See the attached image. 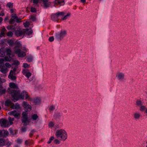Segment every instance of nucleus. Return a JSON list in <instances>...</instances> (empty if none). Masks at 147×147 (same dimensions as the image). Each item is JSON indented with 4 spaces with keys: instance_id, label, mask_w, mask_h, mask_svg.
Masks as SVG:
<instances>
[{
    "instance_id": "e2e57ef3",
    "label": "nucleus",
    "mask_w": 147,
    "mask_h": 147,
    "mask_svg": "<svg viewBox=\"0 0 147 147\" xmlns=\"http://www.w3.org/2000/svg\"><path fill=\"white\" fill-rule=\"evenodd\" d=\"M23 50L25 51L26 52H28V49H26L25 47H23Z\"/></svg>"
},
{
    "instance_id": "09e8293b",
    "label": "nucleus",
    "mask_w": 147,
    "mask_h": 147,
    "mask_svg": "<svg viewBox=\"0 0 147 147\" xmlns=\"http://www.w3.org/2000/svg\"><path fill=\"white\" fill-rule=\"evenodd\" d=\"M30 25L29 23L27 21H26L25 23H24V25L25 27H28Z\"/></svg>"
},
{
    "instance_id": "c756f323",
    "label": "nucleus",
    "mask_w": 147,
    "mask_h": 147,
    "mask_svg": "<svg viewBox=\"0 0 147 147\" xmlns=\"http://www.w3.org/2000/svg\"><path fill=\"white\" fill-rule=\"evenodd\" d=\"M38 116L37 114H34L32 116V118L34 120H36L38 118Z\"/></svg>"
},
{
    "instance_id": "7ed1b4c3",
    "label": "nucleus",
    "mask_w": 147,
    "mask_h": 147,
    "mask_svg": "<svg viewBox=\"0 0 147 147\" xmlns=\"http://www.w3.org/2000/svg\"><path fill=\"white\" fill-rule=\"evenodd\" d=\"M55 135L57 138H60L61 140L63 141H65L67 138L66 132L65 130L63 129L57 130Z\"/></svg>"
},
{
    "instance_id": "dca6fc26",
    "label": "nucleus",
    "mask_w": 147,
    "mask_h": 147,
    "mask_svg": "<svg viewBox=\"0 0 147 147\" xmlns=\"http://www.w3.org/2000/svg\"><path fill=\"white\" fill-rule=\"evenodd\" d=\"M13 71L11 70L8 76V78L9 79H11L12 80H14L16 79V77L13 75Z\"/></svg>"
},
{
    "instance_id": "e433bc0d",
    "label": "nucleus",
    "mask_w": 147,
    "mask_h": 147,
    "mask_svg": "<svg viewBox=\"0 0 147 147\" xmlns=\"http://www.w3.org/2000/svg\"><path fill=\"white\" fill-rule=\"evenodd\" d=\"M35 131V130L34 129L32 130L30 132L29 134V136L30 137H31L33 135Z\"/></svg>"
},
{
    "instance_id": "bf43d9fd",
    "label": "nucleus",
    "mask_w": 147,
    "mask_h": 147,
    "mask_svg": "<svg viewBox=\"0 0 147 147\" xmlns=\"http://www.w3.org/2000/svg\"><path fill=\"white\" fill-rule=\"evenodd\" d=\"M5 14L3 11H2L0 13V16H3Z\"/></svg>"
},
{
    "instance_id": "774afa93",
    "label": "nucleus",
    "mask_w": 147,
    "mask_h": 147,
    "mask_svg": "<svg viewBox=\"0 0 147 147\" xmlns=\"http://www.w3.org/2000/svg\"><path fill=\"white\" fill-rule=\"evenodd\" d=\"M8 57H5V60L6 61H8Z\"/></svg>"
},
{
    "instance_id": "4c0bfd02",
    "label": "nucleus",
    "mask_w": 147,
    "mask_h": 147,
    "mask_svg": "<svg viewBox=\"0 0 147 147\" xmlns=\"http://www.w3.org/2000/svg\"><path fill=\"white\" fill-rule=\"evenodd\" d=\"M7 42L8 44L10 45H12L13 43V41L11 39H10L7 41Z\"/></svg>"
},
{
    "instance_id": "a878e982",
    "label": "nucleus",
    "mask_w": 147,
    "mask_h": 147,
    "mask_svg": "<svg viewBox=\"0 0 147 147\" xmlns=\"http://www.w3.org/2000/svg\"><path fill=\"white\" fill-rule=\"evenodd\" d=\"M5 51L7 55L10 56L11 53V50L10 49L7 48L6 49Z\"/></svg>"
},
{
    "instance_id": "f03ea898",
    "label": "nucleus",
    "mask_w": 147,
    "mask_h": 147,
    "mask_svg": "<svg viewBox=\"0 0 147 147\" xmlns=\"http://www.w3.org/2000/svg\"><path fill=\"white\" fill-rule=\"evenodd\" d=\"M7 92L11 95V100L14 102L19 99V95L21 92L20 90H15L9 88Z\"/></svg>"
},
{
    "instance_id": "9d476101",
    "label": "nucleus",
    "mask_w": 147,
    "mask_h": 147,
    "mask_svg": "<svg viewBox=\"0 0 147 147\" xmlns=\"http://www.w3.org/2000/svg\"><path fill=\"white\" fill-rule=\"evenodd\" d=\"M22 73L28 79L32 75V74L28 71L27 69L23 70L22 71Z\"/></svg>"
},
{
    "instance_id": "79ce46f5",
    "label": "nucleus",
    "mask_w": 147,
    "mask_h": 147,
    "mask_svg": "<svg viewBox=\"0 0 147 147\" xmlns=\"http://www.w3.org/2000/svg\"><path fill=\"white\" fill-rule=\"evenodd\" d=\"M9 131L11 134L13 135H16V133H14V131H13L11 128H9Z\"/></svg>"
},
{
    "instance_id": "ea45409f",
    "label": "nucleus",
    "mask_w": 147,
    "mask_h": 147,
    "mask_svg": "<svg viewBox=\"0 0 147 147\" xmlns=\"http://www.w3.org/2000/svg\"><path fill=\"white\" fill-rule=\"evenodd\" d=\"M27 128L25 126H23L21 129V131L22 132H25L26 131Z\"/></svg>"
},
{
    "instance_id": "3c124183",
    "label": "nucleus",
    "mask_w": 147,
    "mask_h": 147,
    "mask_svg": "<svg viewBox=\"0 0 147 147\" xmlns=\"http://www.w3.org/2000/svg\"><path fill=\"white\" fill-rule=\"evenodd\" d=\"M54 37L53 36L50 37L49 39V40L51 42L53 41L54 40Z\"/></svg>"
},
{
    "instance_id": "052dcab7",
    "label": "nucleus",
    "mask_w": 147,
    "mask_h": 147,
    "mask_svg": "<svg viewBox=\"0 0 147 147\" xmlns=\"http://www.w3.org/2000/svg\"><path fill=\"white\" fill-rule=\"evenodd\" d=\"M54 139V137L53 136H52L49 138V140H50V141H51Z\"/></svg>"
},
{
    "instance_id": "5701e85b",
    "label": "nucleus",
    "mask_w": 147,
    "mask_h": 147,
    "mask_svg": "<svg viewBox=\"0 0 147 147\" xmlns=\"http://www.w3.org/2000/svg\"><path fill=\"white\" fill-rule=\"evenodd\" d=\"M136 105L137 107H139L143 105V103L141 100H137L136 101Z\"/></svg>"
},
{
    "instance_id": "bb28decb",
    "label": "nucleus",
    "mask_w": 147,
    "mask_h": 147,
    "mask_svg": "<svg viewBox=\"0 0 147 147\" xmlns=\"http://www.w3.org/2000/svg\"><path fill=\"white\" fill-rule=\"evenodd\" d=\"M2 87L1 86H0V95H2L5 94L6 90L5 89H2Z\"/></svg>"
},
{
    "instance_id": "0eeeda50",
    "label": "nucleus",
    "mask_w": 147,
    "mask_h": 147,
    "mask_svg": "<svg viewBox=\"0 0 147 147\" xmlns=\"http://www.w3.org/2000/svg\"><path fill=\"white\" fill-rule=\"evenodd\" d=\"M19 99H21L22 100L24 99V98L26 99L29 98V96L28 93L25 91H23L21 94L19 95Z\"/></svg>"
},
{
    "instance_id": "2eb2a0df",
    "label": "nucleus",
    "mask_w": 147,
    "mask_h": 147,
    "mask_svg": "<svg viewBox=\"0 0 147 147\" xmlns=\"http://www.w3.org/2000/svg\"><path fill=\"white\" fill-rule=\"evenodd\" d=\"M32 30L31 29H24V35L26 34L28 35H29L32 34Z\"/></svg>"
},
{
    "instance_id": "49530a36",
    "label": "nucleus",
    "mask_w": 147,
    "mask_h": 147,
    "mask_svg": "<svg viewBox=\"0 0 147 147\" xmlns=\"http://www.w3.org/2000/svg\"><path fill=\"white\" fill-rule=\"evenodd\" d=\"M15 20L14 19H13L12 18H11L9 21V23L11 24H12L14 23Z\"/></svg>"
},
{
    "instance_id": "ddd939ff",
    "label": "nucleus",
    "mask_w": 147,
    "mask_h": 147,
    "mask_svg": "<svg viewBox=\"0 0 147 147\" xmlns=\"http://www.w3.org/2000/svg\"><path fill=\"white\" fill-rule=\"evenodd\" d=\"M133 116L135 120H138L140 118L141 115L139 112H136L133 114Z\"/></svg>"
},
{
    "instance_id": "9b49d317",
    "label": "nucleus",
    "mask_w": 147,
    "mask_h": 147,
    "mask_svg": "<svg viewBox=\"0 0 147 147\" xmlns=\"http://www.w3.org/2000/svg\"><path fill=\"white\" fill-rule=\"evenodd\" d=\"M124 76V74L122 72L118 73L116 76L117 79L120 81H122L123 80Z\"/></svg>"
},
{
    "instance_id": "a19ab883",
    "label": "nucleus",
    "mask_w": 147,
    "mask_h": 147,
    "mask_svg": "<svg viewBox=\"0 0 147 147\" xmlns=\"http://www.w3.org/2000/svg\"><path fill=\"white\" fill-rule=\"evenodd\" d=\"M7 36L9 37H12L13 35V33L11 31H9L7 34Z\"/></svg>"
},
{
    "instance_id": "72a5a7b5",
    "label": "nucleus",
    "mask_w": 147,
    "mask_h": 147,
    "mask_svg": "<svg viewBox=\"0 0 147 147\" xmlns=\"http://www.w3.org/2000/svg\"><path fill=\"white\" fill-rule=\"evenodd\" d=\"M6 6L9 8H12L13 7V3L11 2H8L7 3Z\"/></svg>"
},
{
    "instance_id": "aec40b11",
    "label": "nucleus",
    "mask_w": 147,
    "mask_h": 147,
    "mask_svg": "<svg viewBox=\"0 0 147 147\" xmlns=\"http://www.w3.org/2000/svg\"><path fill=\"white\" fill-rule=\"evenodd\" d=\"M57 14L59 18L60 19L61 17H63L65 14V13L64 12H58L56 13Z\"/></svg>"
},
{
    "instance_id": "4be33fe9",
    "label": "nucleus",
    "mask_w": 147,
    "mask_h": 147,
    "mask_svg": "<svg viewBox=\"0 0 147 147\" xmlns=\"http://www.w3.org/2000/svg\"><path fill=\"white\" fill-rule=\"evenodd\" d=\"M25 143L26 145H29L30 146V144H34V142L32 140L29 139L26 140Z\"/></svg>"
},
{
    "instance_id": "680f3d73",
    "label": "nucleus",
    "mask_w": 147,
    "mask_h": 147,
    "mask_svg": "<svg viewBox=\"0 0 147 147\" xmlns=\"http://www.w3.org/2000/svg\"><path fill=\"white\" fill-rule=\"evenodd\" d=\"M15 63L17 65L19 64V62L18 61H16L15 62Z\"/></svg>"
},
{
    "instance_id": "f8f14e48",
    "label": "nucleus",
    "mask_w": 147,
    "mask_h": 147,
    "mask_svg": "<svg viewBox=\"0 0 147 147\" xmlns=\"http://www.w3.org/2000/svg\"><path fill=\"white\" fill-rule=\"evenodd\" d=\"M9 113L10 115L14 116L17 119L20 118V114L18 113L16 111L14 110L11 111Z\"/></svg>"
},
{
    "instance_id": "473e14b6",
    "label": "nucleus",
    "mask_w": 147,
    "mask_h": 147,
    "mask_svg": "<svg viewBox=\"0 0 147 147\" xmlns=\"http://www.w3.org/2000/svg\"><path fill=\"white\" fill-rule=\"evenodd\" d=\"M30 18L31 19L32 21H34L36 20V18L35 15H31L30 16Z\"/></svg>"
},
{
    "instance_id": "2f4dec72",
    "label": "nucleus",
    "mask_w": 147,
    "mask_h": 147,
    "mask_svg": "<svg viewBox=\"0 0 147 147\" xmlns=\"http://www.w3.org/2000/svg\"><path fill=\"white\" fill-rule=\"evenodd\" d=\"M139 107L140 108V110L141 111H143L146 109V107L143 105Z\"/></svg>"
},
{
    "instance_id": "58836bf2",
    "label": "nucleus",
    "mask_w": 147,
    "mask_h": 147,
    "mask_svg": "<svg viewBox=\"0 0 147 147\" xmlns=\"http://www.w3.org/2000/svg\"><path fill=\"white\" fill-rule=\"evenodd\" d=\"M7 69L4 68H1L0 71L3 74H5L6 73Z\"/></svg>"
},
{
    "instance_id": "864d4df0",
    "label": "nucleus",
    "mask_w": 147,
    "mask_h": 147,
    "mask_svg": "<svg viewBox=\"0 0 147 147\" xmlns=\"http://www.w3.org/2000/svg\"><path fill=\"white\" fill-rule=\"evenodd\" d=\"M18 16L15 14H12L11 15V17L13 18L14 19H15L16 18H17Z\"/></svg>"
},
{
    "instance_id": "423d86ee",
    "label": "nucleus",
    "mask_w": 147,
    "mask_h": 147,
    "mask_svg": "<svg viewBox=\"0 0 147 147\" xmlns=\"http://www.w3.org/2000/svg\"><path fill=\"white\" fill-rule=\"evenodd\" d=\"M16 47H15V53L16 54H18V57H23L26 55L25 52H21L20 49H17Z\"/></svg>"
},
{
    "instance_id": "c9c22d12",
    "label": "nucleus",
    "mask_w": 147,
    "mask_h": 147,
    "mask_svg": "<svg viewBox=\"0 0 147 147\" xmlns=\"http://www.w3.org/2000/svg\"><path fill=\"white\" fill-rule=\"evenodd\" d=\"M15 141L18 144H21L23 142L22 139L18 138Z\"/></svg>"
},
{
    "instance_id": "7c9ffc66",
    "label": "nucleus",
    "mask_w": 147,
    "mask_h": 147,
    "mask_svg": "<svg viewBox=\"0 0 147 147\" xmlns=\"http://www.w3.org/2000/svg\"><path fill=\"white\" fill-rule=\"evenodd\" d=\"M8 119L9 120V123L10 125H11L13 124L12 121L14 120V118H11L10 117H9Z\"/></svg>"
},
{
    "instance_id": "6e6552de",
    "label": "nucleus",
    "mask_w": 147,
    "mask_h": 147,
    "mask_svg": "<svg viewBox=\"0 0 147 147\" xmlns=\"http://www.w3.org/2000/svg\"><path fill=\"white\" fill-rule=\"evenodd\" d=\"M0 123L2 127H8L10 126L9 122H7L5 119H2L0 120Z\"/></svg>"
},
{
    "instance_id": "f3484780",
    "label": "nucleus",
    "mask_w": 147,
    "mask_h": 147,
    "mask_svg": "<svg viewBox=\"0 0 147 147\" xmlns=\"http://www.w3.org/2000/svg\"><path fill=\"white\" fill-rule=\"evenodd\" d=\"M9 86L10 88L13 89H18V87L17 84H15L14 83H10L9 84Z\"/></svg>"
},
{
    "instance_id": "1a4fd4ad",
    "label": "nucleus",
    "mask_w": 147,
    "mask_h": 147,
    "mask_svg": "<svg viewBox=\"0 0 147 147\" xmlns=\"http://www.w3.org/2000/svg\"><path fill=\"white\" fill-rule=\"evenodd\" d=\"M15 34L17 37H19L24 35V29H19L15 31Z\"/></svg>"
},
{
    "instance_id": "603ef678",
    "label": "nucleus",
    "mask_w": 147,
    "mask_h": 147,
    "mask_svg": "<svg viewBox=\"0 0 147 147\" xmlns=\"http://www.w3.org/2000/svg\"><path fill=\"white\" fill-rule=\"evenodd\" d=\"M23 66L26 68L28 67L29 65L27 63H24Z\"/></svg>"
},
{
    "instance_id": "f704fd0d",
    "label": "nucleus",
    "mask_w": 147,
    "mask_h": 147,
    "mask_svg": "<svg viewBox=\"0 0 147 147\" xmlns=\"http://www.w3.org/2000/svg\"><path fill=\"white\" fill-rule=\"evenodd\" d=\"M55 109V107L53 105L50 106L49 107V110L50 112L53 111Z\"/></svg>"
},
{
    "instance_id": "cd10ccee",
    "label": "nucleus",
    "mask_w": 147,
    "mask_h": 147,
    "mask_svg": "<svg viewBox=\"0 0 147 147\" xmlns=\"http://www.w3.org/2000/svg\"><path fill=\"white\" fill-rule=\"evenodd\" d=\"M6 30L5 28H3L1 31L0 37H2L5 34V31Z\"/></svg>"
},
{
    "instance_id": "4468645a",
    "label": "nucleus",
    "mask_w": 147,
    "mask_h": 147,
    "mask_svg": "<svg viewBox=\"0 0 147 147\" xmlns=\"http://www.w3.org/2000/svg\"><path fill=\"white\" fill-rule=\"evenodd\" d=\"M51 19L53 21L57 22L59 19L56 13L52 14L51 15Z\"/></svg>"
},
{
    "instance_id": "4d7b16f0",
    "label": "nucleus",
    "mask_w": 147,
    "mask_h": 147,
    "mask_svg": "<svg viewBox=\"0 0 147 147\" xmlns=\"http://www.w3.org/2000/svg\"><path fill=\"white\" fill-rule=\"evenodd\" d=\"M33 2L34 4H37L38 3L39 1L38 0H33Z\"/></svg>"
},
{
    "instance_id": "a18cd8bd",
    "label": "nucleus",
    "mask_w": 147,
    "mask_h": 147,
    "mask_svg": "<svg viewBox=\"0 0 147 147\" xmlns=\"http://www.w3.org/2000/svg\"><path fill=\"white\" fill-rule=\"evenodd\" d=\"M33 60L32 57L31 56H29L27 58V60L29 62H30L32 61Z\"/></svg>"
},
{
    "instance_id": "c85d7f7f",
    "label": "nucleus",
    "mask_w": 147,
    "mask_h": 147,
    "mask_svg": "<svg viewBox=\"0 0 147 147\" xmlns=\"http://www.w3.org/2000/svg\"><path fill=\"white\" fill-rule=\"evenodd\" d=\"M11 108L13 109H19L20 108V106L19 104H16V105H15L14 104V105H12L11 106Z\"/></svg>"
},
{
    "instance_id": "393cba45",
    "label": "nucleus",
    "mask_w": 147,
    "mask_h": 147,
    "mask_svg": "<svg viewBox=\"0 0 147 147\" xmlns=\"http://www.w3.org/2000/svg\"><path fill=\"white\" fill-rule=\"evenodd\" d=\"M41 101V99L40 97H37L34 100V102L36 104H39Z\"/></svg>"
},
{
    "instance_id": "412c9836",
    "label": "nucleus",
    "mask_w": 147,
    "mask_h": 147,
    "mask_svg": "<svg viewBox=\"0 0 147 147\" xmlns=\"http://www.w3.org/2000/svg\"><path fill=\"white\" fill-rule=\"evenodd\" d=\"M16 24H15L14 25H9L7 27V29L9 30H12L15 29L16 27Z\"/></svg>"
},
{
    "instance_id": "b1692460",
    "label": "nucleus",
    "mask_w": 147,
    "mask_h": 147,
    "mask_svg": "<svg viewBox=\"0 0 147 147\" xmlns=\"http://www.w3.org/2000/svg\"><path fill=\"white\" fill-rule=\"evenodd\" d=\"M71 15V13H67V15H65L64 17L61 18V20H66L67 19L69 18Z\"/></svg>"
},
{
    "instance_id": "de8ad7c7",
    "label": "nucleus",
    "mask_w": 147,
    "mask_h": 147,
    "mask_svg": "<svg viewBox=\"0 0 147 147\" xmlns=\"http://www.w3.org/2000/svg\"><path fill=\"white\" fill-rule=\"evenodd\" d=\"M53 141L54 143L57 144H59L60 143V141L58 139H55Z\"/></svg>"
},
{
    "instance_id": "a211bd4d",
    "label": "nucleus",
    "mask_w": 147,
    "mask_h": 147,
    "mask_svg": "<svg viewBox=\"0 0 147 147\" xmlns=\"http://www.w3.org/2000/svg\"><path fill=\"white\" fill-rule=\"evenodd\" d=\"M43 3L44 6L45 7H49L50 4V2H48L49 0H41Z\"/></svg>"
},
{
    "instance_id": "f257e3e1",
    "label": "nucleus",
    "mask_w": 147,
    "mask_h": 147,
    "mask_svg": "<svg viewBox=\"0 0 147 147\" xmlns=\"http://www.w3.org/2000/svg\"><path fill=\"white\" fill-rule=\"evenodd\" d=\"M23 107L24 108L25 111H23L22 113V123H24V125L26 126L28 125L30 122V121L28 119V112L31 110L32 107L26 102H23Z\"/></svg>"
},
{
    "instance_id": "6e6d98bb",
    "label": "nucleus",
    "mask_w": 147,
    "mask_h": 147,
    "mask_svg": "<svg viewBox=\"0 0 147 147\" xmlns=\"http://www.w3.org/2000/svg\"><path fill=\"white\" fill-rule=\"evenodd\" d=\"M5 65L7 67H10L11 66V65L10 64H9L8 63H6L5 64Z\"/></svg>"
},
{
    "instance_id": "13d9d810",
    "label": "nucleus",
    "mask_w": 147,
    "mask_h": 147,
    "mask_svg": "<svg viewBox=\"0 0 147 147\" xmlns=\"http://www.w3.org/2000/svg\"><path fill=\"white\" fill-rule=\"evenodd\" d=\"M4 61V59L3 58L0 59V64L3 63Z\"/></svg>"
},
{
    "instance_id": "6ab92c4d",
    "label": "nucleus",
    "mask_w": 147,
    "mask_h": 147,
    "mask_svg": "<svg viewBox=\"0 0 147 147\" xmlns=\"http://www.w3.org/2000/svg\"><path fill=\"white\" fill-rule=\"evenodd\" d=\"M5 105L7 106H10L11 108V106L12 105H14V104L11 102V101L9 100H7L5 103Z\"/></svg>"
},
{
    "instance_id": "20e7f679",
    "label": "nucleus",
    "mask_w": 147,
    "mask_h": 147,
    "mask_svg": "<svg viewBox=\"0 0 147 147\" xmlns=\"http://www.w3.org/2000/svg\"><path fill=\"white\" fill-rule=\"evenodd\" d=\"M67 34L66 30H61L60 32L55 33V39L58 41H61L66 36Z\"/></svg>"
},
{
    "instance_id": "8fccbe9b",
    "label": "nucleus",
    "mask_w": 147,
    "mask_h": 147,
    "mask_svg": "<svg viewBox=\"0 0 147 147\" xmlns=\"http://www.w3.org/2000/svg\"><path fill=\"white\" fill-rule=\"evenodd\" d=\"M30 11L31 12H36V11L35 8L33 7H32L31 8Z\"/></svg>"
},
{
    "instance_id": "37998d69",
    "label": "nucleus",
    "mask_w": 147,
    "mask_h": 147,
    "mask_svg": "<svg viewBox=\"0 0 147 147\" xmlns=\"http://www.w3.org/2000/svg\"><path fill=\"white\" fill-rule=\"evenodd\" d=\"M54 125V123L52 122H50L49 124V127H51V128L53 127Z\"/></svg>"
},
{
    "instance_id": "c03bdc74",
    "label": "nucleus",
    "mask_w": 147,
    "mask_h": 147,
    "mask_svg": "<svg viewBox=\"0 0 147 147\" xmlns=\"http://www.w3.org/2000/svg\"><path fill=\"white\" fill-rule=\"evenodd\" d=\"M4 136L5 137L9 135V132L7 131H5L3 133Z\"/></svg>"
},
{
    "instance_id": "0e129e2a",
    "label": "nucleus",
    "mask_w": 147,
    "mask_h": 147,
    "mask_svg": "<svg viewBox=\"0 0 147 147\" xmlns=\"http://www.w3.org/2000/svg\"><path fill=\"white\" fill-rule=\"evenodd\" d=\"M8 18L9 17L8 16L6 17L4 19V21H6V20H8Z\"/></svg>"
},
{
    "instance_id": "69168bd1",
    "label": "nucleus",
    "mask_w": 147,
    "mask_h": 147,
    "mask_svg": "<svg viewBox=\"0 0 147 147\" xmlns=\"http://www.w3.org/2000/svg\"><path fill=\"white\" fill-rule=\"evenodd\" d=\"M3 132L2 131H0V137H1L3 136Z\"/></svg>"
},
{
    "instance_id": "338daca9",
    "label": "nucleus",
    "mask_w": 147,
    "mask_h": 147,
    "mask_svg": "<svg viewBox=\"0 0 147 147\" xmlns=\"http://www.w3.org/2000/svg\"><path fill=\"white\" fill-rule=\"evenodd\" d=\"M86 0H81V2L84 3L86 2Z\"/></svg>"
},
{
    "instance_id": "39448f33",
    "label": "nucleus",
    "mask_w": 147,
    "mask_h": 147,
    "mask_svg": "<svg viewBox=\"0 0 147 147\" xmlns=\"http://www.w3.org/2000/svg\"><path fill=\"white\" fill-rule=\"evenodd\" d=\"M54 118L57 121H59L61 120H63L64 119L63 114L58 111H57L55 113Z\"/></svg>"
},
{
    "instance_id": "5fc2aeb1",
    "label": "nucleus",
    "mask_w": 147,
    "mask_h": 147,
    "mask_svg": "<svg viewBox=\"0 0 147 147\" xmlns=\"http://www.w3.org/2000/svg\"><path fill=\"white\" fill-rule=\"evenodd\" d=\"M15 19L16 20V22L17 23L21 22V19L20 18H18V17H17V18H16Z\"/></svg>"
}]
</instances>
